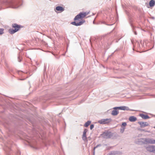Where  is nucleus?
I'll list each match as a JSON object with an SVG mask.
<instances>
[{"label": "nucleus", "instance_id": "obj_20", "mask_svg": "<svg viewBox=\"0 0 155 155\" xmlns=\"http://www.w3.org/2000/svg\"><path fill=\"white\" fill-rule=\"evenodd\" d=\"M94 127V125L93 124H91L90 126V129L91 130H92Z\"/></svg>", "mask_w": 155, "mask_h": 155}, {"label": "nucleus", "instance_id": "obj_19", "mask_svg": "<svg viewBox=\"0 0 155 155\" xmlns=\"http://www.w3.org/2000/svg\"><path fill=\"white\" fill-rule=\"evenodd\" d=\"M101 145H97L96 147H94V152H93V153H94H94H95V149L96 148H97L98 147V146H100Z\"/></svg>", "mask_w": 155, "mask_h": 155}, {"label": "nucleus", "instance_id": "obj_8", "mask_svg": "<svg viewBox=\"0 0 155 155\" xmlns=\"http://www.w3.org/2000/svg\"><path fill=\"white\" fill-rule=\"evenodd\" d=\"M87 130L86 129H85L84 131L82 137V138L84 140H85L87 139V137H86V133L87 132Z\"/></svg>", "mask_w": 155, "mask_h": 155}, {"label": "nucleus", "instance_id": "obj_4", "mask_svg": "<svg viewBox=\"0 0 155 155\" xmlns=\"http://www.w3.org/2000/svg\"><path fill=\"white\" fill-rule=\"evenodd\" d=\"M111 121V119H102L98 121V123L101 124H107L110 123Z\"/></svg>", "mask_w": 155, "mask_h": 155}, {"label": "nucleus", "instance_id": "obj_7", "mask_svg": "<svg viewBox=\"0 0 155 155\" xmlns=\"http://www.w3.org/2000/svg\"><path fill=\"white\" fill-rule=\"evenodd\" d=\"M138 123L140 125V127L142 128L149 125V124L147 122H139Z\"/></svg>", "mask_w": 155, "mask_h": 155}, {"label": "nucleus", "instance_id": "obj_1", "mask_svg": "<svg viewBox=\"0 0 155 155\" xmlns=\"http://www.w3.org/2000/svg\"><path fill=\"white\" fill-rule=\"evenodd\" d=\"M114 110L112 111L111 112V114L114 116H116L119 113V112L117 110V109L123 110H130L128 107L125 106L115 107L114 108Z\"/></svg>", "mask_w": 155, "mask_h": 155}, {"label": "nucleus", "instance_id": "obj_22", "mask_svg": "<svg viewBox=\"0 0 155 155\" xmlns=\"http://www.w3.org/2000/svg\"><path fill=\"white\" fill-rule=\"evenodd\" d=\"M12 8H18V7H15L14 6V5L12 7Z\"/></svg>", "mask_w": 155, "mask_h": 155}, {"label": "nucleus", "instance_id": "obj_5", "mask_svg": "<svg viewBox=\"0 0 155 155\" xmlns=\"http://www.w3.org/2000/svg\"><path fill=\"white\" fill-rule=\"evenodd\" d=\"M85 22L84 20H82V21H80L79 22H77V21L72 22L71 23V24L74 25L78 26H80L82 25Z\"/></svg>", "mask_w": 155, "mask_h": 155}, {"label": "nucleus", "instance_id": "obj_23", "mask_svg": "<svg viewBox=\"0 0 155 155\" xmlns=\"http://www.w3.org/2000/svg\"><path fill=\"white\" fill-rule=\"evenodd\" d=\"M135 35H137V33H136V32H135Z\"/></svg>", "mask_w": 155, "mask_h": 155}, {"label": "nucleus", "instance_id": "obj_11", "mask_svg": "<svg viewBox=\"0 0 155 155\" xmlns=\"http://www.w3.org/2000/svg\"><path fill=\"white\" fill-rule=\"evenodd\" d=\"M153 146H150L146 147L147 150L153 152Z\"/></svg>", "mask_w": 155, "mask_h": 155}, {"label": "nucleus", "instance_id": "obj_13", "mask_svg": "<svg viewBox=\"0 0 155 155\" xmlns=\"http://www.w3.org/2000/svg\"><path fill=\"white\" fill-rule=\"evenodd\" d=\"M149 5L150 7H153L155 5V1L154 0H151L149 3Z\"/></svg>", "mask_w": 155, "mask_h": 155}, {"label": "nucleus", "instance_id": "obj_12", "mask_svg": "<svg viewBox=\"0 0 155 155\" xmlns=\"http://www.w3.org/2000/svg\"><path fill=\"white\" fill-rule=\"evenodd\" d=\"M140 116L142 118L146 119H149L150 118L149 117L146 115H144L143 114H140Z\"/></svg>", "mask_w": 155, "mask_h": 155}, {"label": "nucleus", "instance_id": "obj_2", "mask_svg": "<svg viewBox=\"0 0 155 155\" xmlns=\"http://www.w3.org/2000/svg\"><path fill=\"white\" fill-rule=\"evenodd\" d=\"M89 12H81L79 14L76 16L74 18V20H78L80 18H84L85 16L88 15Z\"/></svg>", "mask_w": 155, "mask_h": 155}, {"label": "nucleus", "instance_id": "obj_10", "mask_svg": "<svg viewBox=\"0 0 155 155\" xmlns=\"http://www.w3.org/2000/svg\"><path fill=\"white\" fill-rule=\"evenodd\" d=\"M129 120L130 122H133L136 121L137 120V118L134 116H130L129 117Z\"/></svg>", "mask_w": 155, "mask_h": 155}, {"label": "nucleus", "instance_id": "obj_16", "mask_svg": "<svg viewBox=\"0 0 155 155\" xmlns=\"http://www.w3.org/2000/svg\"><path fill=\"white\" fill-rule=\"evenodd\" d=\"M125 129V127L121 126L120 128V131L121 133H123Z\"/></svg>", "mask_w": 155, "mask_h": 155}, {"label": "nucleus", "instance_id": "obj_9", "mask_svg": "<svg viewBox=\"0 0 155 155\" xmlns=\"http://www.w3.org/2000/svg\"><path fill=\"white\" fill-rule=\"evenodd\" d=\"M145 141L147 142L151 143V144H155V140H154L152 139H146Z\"/></svg>", "mask_w": 155, "mask_h": 155}, {"label": "nucleus", "instance_id": "obj_18", "mask_svg": "<svg viewBox=\"0 0 155 155\" xmlns=\"http://www.w3.org/2000/svg\"><path fill=\"white\" fill-rule=\"evenodd\" d=\"M127 123L126 122H124L122 124L121 127L122 126L125 127Z\"/></svg>", "mask_w": 155, "mask_h": 155}, {"label": "nucleus", "instance_id": "obj_3", "mask_svg": "<svg viewBox=\"0 0 155 155\" xmlns=\"http://www.w3.org/2000/svg\"><path fill=\"white\" fill-rule=\"evenodd\" d=\"M12 26L15 29H11L9 30V32L11 34H13L17 31L20 28V26L16 24H13Z\"/></svg>", "mask_w": 155, "mask_h": 155}, {"label": "nucleus", "instance_id": "obj_21", "mask_svg": "<svg viewBox=\"0 0 155 155\" xmlns=\"http://www.w3.org/2000/svg\"><path fill=\"white\" fill-rule=\"evenodd\" d=\"M153 152L155 153V146H153Z\"/></svg>", "mask_w": 155, "mask_h": 155}, {"label": "nucleus", "instance_id": "obj_14", "mask_svg": "<svg viewBox=\"0 0 155 155\" xmlns=\"http://www.w3.org/2000/svg\"><path fill=\"white\" fill-rule=\"evenodd\" d=\"M56 9L58 11L62 12L64 10V8L62 7L58 6L56 7Z\"/></svg>", "mask_w": 155, "mask_h": 155}, {"label": "nucleus", "instance_id": "obj_6", "mask_svg": "<svg viewBox=\"0 0 155 155\" xmlns=\"http://www.w3.org/2000/svg\"><path fill=\"white\" fill-rule=\"evenodd\" d=\"M103 135L104 137L105 138H109L112 136V134L110 132H104Z\"/></svg>", "mask_w": 155, "mask_h": 155}, {"label": "nucleus", "instance_id": "obj_15", "mask_svg": "<svg viewBox=\"0 0 155 155\" xmlns=\"http://www.w3.org/2000/svg\"><path fill=\"white\" fill-rule=\"evenodd\" d=\"M91 122L90 121H88L86 122L84 125V126L86 127H87L91 123Z\"/></svg>", "mask_w": 155, "mask_h": 155}, {"label": "nucleus", "instance_id": "obj_17", "mask_svg": "<svg viewBox=\"0 0 155 155\" xmlns=\"http://www.w3.org/2000/svg\"><path fill=\"white\" fill-rule=\"evenodd\" d=\"M4 29L2 28H0V35L3 33Z\"/></svg>", "mask_w": 155, "mask_h": 155}, {"label": "nucleus", "instance_id": "obj_24", "mask_svg": "<svg viewBox=\"0 0 155 155\" xmlns=\"http://www.w3.org/2000/svg\"><path fill=\"white\" fill-rule=\"evenodd\" d=\"M154 128H155V126L154 127Z\"/></svg>", "mask_w": 155, "mask_h": 155}]
</instances>
